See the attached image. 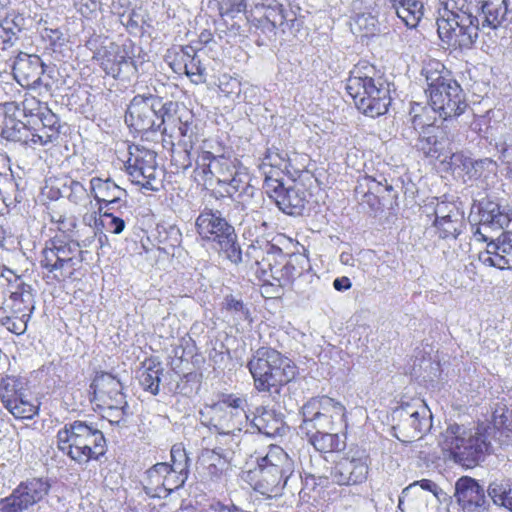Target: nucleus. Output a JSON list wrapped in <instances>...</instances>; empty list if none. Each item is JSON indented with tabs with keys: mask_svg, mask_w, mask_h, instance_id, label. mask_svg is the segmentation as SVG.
<instances>
[{
	"mask_svg": "<svg viewBox=\"0 0 512 512\" xmlns=\"http://www.w3.org/2000/svg\"><path fill=\"white\" fill-rule=\"evenodd\" d=\"M172 102L163 103L162 99L149 95H136L128 106L125 122L137 132L156 131L162 128V133L167 134L166 123L175 119L168 113Z\"/></svg>",
	"mask_w": 512,
	"mask_h": 512,
	"instance_id": "nucleus-8",
	"label": "nucleus"
},
{
	"mask_svg": "<svg viewBox=\"0 0 512 512\" xmlns=\"http://www.w3.org/2000/svg\"><path fill=\"white\" fill-rule=\"evenodd\" d=\"M197 166L203 173L210 174L218 184L223 185L235 173L233 162L223 155H214L210 151H202L197 159Z\"/></svg>",
	"mask_w": 512,
	"mask_h": 512,
	"instance_id": "nucleus-25",
	"label": "nucleus"
},
{
	"mask_svg": "<svg viewBox=\"0 0 512 512\" xmlns=\"http://www.w3.org/2000/svg\"><path fill=\"white\" fill-rule=\"evenodd\" d=\"M277 256L282 257V251L280 248L274 246L273 251H267L266 255L261 260L260 265L257 266V271L260 270L265 276L268 271L273 272V268L277 263Z\"/></svg>",
	"mask_w": 512,
	"mask_h": 512,
	"instance_id": "nucleus-57",
	"label": "nucleus"
},
{
	"mask_svg": "<svg viewBox=\"0 0 512 512\" xmlns=\"http://www.w3.org/2000/svg\"><path fill=\"white\" fill-rule=\"evenodd\" d=\"M178 127L175 131L170 132V137H175L179 140V142L183 141L185 145H187V141L192 143V139L194 136V126L193 123L188 119L185 121L182 120V117L177 119Z\"/></svg>",
	"mask_w": 512,
	"mask_h": 512,
	"instance_id": "nucleus-53",
	"label": "nucleus"
},
{
	"mask_svg": "<svg viewBox=\"0 0 512 512\" xmlns=\"http://www.w3.org/2000/svg\"><path fill=\"white\" fill-rule=\"evenodd\" d=\"M456 213H462L457 205L453 202H438L434 209L435 220L444 219L446 217L453 218Z\"/></svg>",
	"mask_w": 512,
	"mask_h": 512,
	"instance_id": "nucleus-58",
	"label": "nucleus"
},
{
	"mask_svg": "<svg viewBox=\"0 0 512 512\" xmlns=\"http://www.w3.org/2000/svg\"><path fill=\"white\" fill-rule=\"evenodd\" d=\"M227 310L234 313L235 320L251 322L249 310L245 307L242 301L235 299L232 296L225 299Z\"/></svg>",
	"mask_w": 512,
	"mask_h": 512,
	"instance_id": "nucleus-54",
	"label": "nucleus"
},
{
	"mask_svg": "<svg viewBox=\"0 0 512 512\" xmlns=\"http://www.w3.org/2000/svg\"><path fill=\"white\" fill-rule=\"evenodd\" d=\"M354 28L359 32H363L364 36L375 35L378 31L379 22L374 11L367 14L353 16Z\"/></svg>",
	"mask_w": 512,
	"mask_h": 512,
	"instance_id": "nucleus-46",
	"label": "nucleus"
},
{
	"mask_svg": "<svg viewBox=\"0 0 512 512\" xmlns=\"http://www.w3.org/2000/svg\"><path fill=\"white\" fill-rule=\"evenodd\" d=\"M245 406V399L229 395L201 411L203 423L216 432H241L249 420Z\"/></svg>",
	"mask_w": 512,
	"mask_h": 512,
	"instance_id": "nucleus-10",
	"label": "nucleus"
},
{
	"mask_svg": "<svg viewBox=\"0 0 512 512\" xmlns=\"http://www.w3.org/2000/svg\"><path fill=\"white\" fill-rule=\"evenodd\" d=\"M91 425L84 421L67 423L57 433V447L78 464H83L82 447L90 435Z\"/></svg>",
	"mask_w": 512,
	"mask_h": 512,
	"instance_id": "nucleus-18",
	"label": "nucleus"
},
{
	"mask_svg": "<svg viewBox=\"0 0 512 512\" xmlns=\"http://www.w3.org/2000/svg\"><path fill=\"white\" fill-rule=\"evenodd\" d=\"M346 89L356 108L372 118L385 114L391 103L389 84L381 79L350 75Z\"/></svg>",
	"mask_w": 512,
	"mask_h": 512,
	"instance_id": "nucleus-6",
	"label": "nucleus"
},
{
	"mask_svg": "<svg viewBox=\"0 0 512 512\" xmlns=\"http://www.w3.org/2000/svg\"><path fill=\"white\" fill-rule=\"evenodd\" d=\"M421 74L427 82L429 105L439 117L447 120L464 113L468 104L463 89L445 66L441 70L434 66H425Z\"/></svg>",
	"mask_w": 512,
	"mask_h": 512,
	"instance_id": "nucleus-3",
	"label": "nucleus"
},
{
	"mask_svg": "<svg viewBox=\"0 0 512 512\" xmlns=\"http://www.w3.org/2000/svg\"><path fill=\"white\" fill-rule=\"evenodd\" d=\"M83 464L88 463L91 459H99L106 452V441L102 431L91 425L90 435L87 436V440L82 447H80Z\"/></svg>",
	"mask_w": 512,
	"mask_h": 512,
	"instance_id": "nucleus-33",
	"label": "nucleus"
},
{
	"mask_svg": "<svg viewBox=\"0 0 512 512\" xmlns=\"http://www.w3.org/2000/svg\"><path fill=\"white\" fill-rule=\"evenodd\" d=\"M168 469L170 470L166 477L165 497L170 495L174 490L183 487L185 482L187 481L186 477L172 471V468H170L169 465Z\"/></svg>",
	"mask_w": 512,
	"mask_h": 512,
	"instance_id": "nucleus-60",
	"label": "nucleus"
},
{
	"mask_svg": "<svg viewBox=\"0 0 512 512\" xmlns=\"http://www.w3.org/2000/svg\"><path fill=\"white\" fill-rule=\"evenodd\" d=\"M474 5L467 0H443L438 14L451 17V21L457 18L464 23L476 24L479 26V20L473 15Z\"/></svg>",
	"mask_w": 512,
	"mask_h": 512,
	"instance_id": "nucleus-30",
	"label": "nucleus"
},
{
	"mask_svg": "<svg viewBox=\"0 0 512 512\" xmlns=\"http://www.w3.org/2000/svg\"><path fill=\"white\" fill-rule=\"evenodd\" d=\"M132 183L140 185L141 187L157 191V165L153 167H146L144 169H134L127 172Z\"/></svg>",
	"mask_w": 512,
	"mask_h": 512,
	"instance_id": "nucleus-41",
	"label": "nucleus"
},
{
	"mask_svg": "<svg viewBox=\"0 0 512 512\" xmlns=\"http://www.w3.org/2000/svg\"><path fill=\"white\" fill-rule=\"evenodd\" d=\"M67 188L69 189L67 198L71 203L77 206H85L87 203L91 204L90 195L82 183L71 180Z\"/></svg>",
	"mask_w": 512,
	"mask_h": 512,
	"instance_id": "nucleus-47",
	"label": "nucleus"
},
{
	"mask_svg": "<svg viewBox=\"0 0 512 512\" xmlns=\"http://www.w3.org/2000/svg\"><path fill=\"white\" fill-rule=\"evenodd\" d=\"M90 186L91 194L100 204H121L127 196L126 191L110 179L92 178Z\"/></svg>",
	"mask_w": 512,
	"mask_h": 512,
	"instance_id": "nucleus-27",
	"label": "nucleus"
},
{
	"mask_svg": "<svg viewBox=\"0 0 512 512\" xmlns=\"http://www.w3.org/2000/svg\"><path fill=\"white\" fill-rule=\"evenodd\" d=\"M481 11L482 26L496 28L505 20L508 11L506 0H481Z\"/></svg>",
	"mask_w": 512,
	"mask_h": 512,
	"instance_id": "nucleus-34",
	"label": "nucleus"
},
{
	"mask_svg": "<svg viewBox=\"0 0 512 512\" xmlns=\"http://www.w3.org/2000/svg\"><path fill=\"white\" fill-rule=\"evenodd\" d=\"M41 70L42 76L38 78V82L43 83L45 86L58 87L66 83L65 79L60 73L59 66H38Z\"/></svg>",
	"mask_w": 512,
	"mask_h": 512,
	"instance_id": "nucleus-49",
	"label": "nucleus"
},
{
	"mask_svg": "<svg viewBox=\"0 0 512 512\" xmlns=\"http://www.w3.org/2000/svg\"><path fill=\"white\" fill-rule=\"evenodd\" d=\"M303 262L307 261L302 256H291L281 270L282 275L286 276L288 280H293L296 277L301 276L303 268H298V266Z\"/></svg>",
	"mask_w": 512,
	"mask_h": 512,
	"instance_id": "nucleus-55",
	"label": "nucleus"
},
{
	"mask_svg": "<svg viewBox=\"0 0 512 512\" xmlns=\"http://www.w3.org/2000/svg\"><path fill=\"white\" fill-rule=\"evenodd\" d=\"M496 425H481L475 434L467 433L463 426L449 425L439 436V445L450 453L454 460L465 467H474L491 453V439L495 437Z\"/></svg>",
	"mask_w": 512,
	"mask_h": 512,
	"instance_id": "nucleus-1",
	"label": "nucleus"
},
{
	"mask_svg": "<svg viewBox=\"0 0 512 512\" xmlns=\"http://www.w3.org/2000/svg\"><path fill=\"white\" fill-rule=\"evenodd\" d=\"M434 227L438 236L442 239H455L462 230L464 225L463 214L456 213L453 218L446 217L444 219L434 220Z\"/></svg>",
	"mask_w": 512,
	"mask_h": 512,
	"instance_id": "nucleus-39",
	"label": "nucleus"
},
{
	"mask_svg": "<svg viewBox=\"0 0 512 512\" xmlns=\"http://www.w3.org/2000/svg\"><path fill=\"white\" fill-rule=\"evenodd\" d=\"M294 468V461L287 452L280 446L271 445L266 455L257 459V467L247 472V480L262 495L278 496Z\"/></svg>",
	"mask_w": 512,
	"mask_h": 512,
	"instance_id": "nucleus-2",
	"label": "nucleus"
},
{
	"mask_svg": "<svg viewBox=\"0 0 512 512\" xmlns=\"http://www.w3.org/2000/svg\"><path fill=\"white\" fill-rule=\"evenodd\" d=\"M255 388L260 392L279 393L280 388L291 382L296 375V366L280 352L261 347L248 362Z\"/></svg>",
	"mask_w": 512,
	"mask_h": 512,
	"instance_id": "nucleus-4",
	"label": "nucleus"
},
{
	"mask_svg": "<svg viewBox=\"0 0 512 512\" xmlns=\"http://www.w3.org/2000/svg\"><path fill=\"white\" fill-rule=\"evenodd\" d=\"M393 418L398 420L395 428L402 434L404 442H410L415 438L420 439L422 434L432 426V414L423 402L417 406L409 403L402 404L394 410Z\"/></svg>",
	"mask_w": 512,
	"mask_h": 512,
	"instance_id": "nucleus-13",
	"label": "nucleus"
},
{
	"mask_svg": "<svg viewBox=\"0 0 512 512\" xmlns=\"http://www.w3.org/2000/svg\"><path fill=\"white\" fill-rule=\"evenodd\" d=\"M29 19L23 13L11 9L0 13V49L13 47L20 34L27 29Z\"/></svg>",
	"mask_w": 512,
	"mask_h": 512,
	"instance_id": "nucleus-23",
	"label": "nucleus"
},
{
	"mask_svg": "<svg viewBox=\"0 0 512 512\" xmlns=\"http://www.w3.org/2000/svg\"><path fill=\"white\" fill-rule=\"evenodd\" d=\"M175 51H180L182 55V59H184V64H188L191 62H197L196 64L201 63L200 53L202 49H196L194 46L186 45V46H175Z\"/></svg>",
	"mask_w": 512,
	"mask_h": 512,
	"instance_id": "nucleus-62",
	"label": "nucleus"
},
{
	"mask_svg": "<svg viewBox=\"0 0 512 512\" xmlns=\"http://www.w3.org/2000/svg\"><path fill=\"white\" fill-rule=\"evenodd\" d=\"M79 243L52 241L41 252L40 266L48 272L47 277L56 281L70 278L81 263Z\"/></svg>",
	"mask_w": 512,
	"mask_h": 512,
	"instance_id": "nucleus-11",
	"label": "nucleus"
},
{
	"mask_svg": "<svg viewBox=\"0 0 512 512\" xmlns=\"http://www.w3.org/2000/svg\"><path fill=\"white\" fill-rule=\"evenodd\" d=\"M274 245L270 244L269 242H265L263 244L256 243L251 244L248 246L246 250V258L249 262H251L252 265H260L261 260H263V257L266 255L267 251H273Z\"/></svg>",
	"mask_w": 512,
	"mask_h": 512,
	"instance_id": "nucleus-51",
	"label": "nucleus"
},
{
	"mask_svg": "<svg viewBox=\"0 0 512 512\" xmlns=\"http://www.w3.org/2000/svg\"><path fill=\"white\" fill-rule=\"evenodd\" d=\"M104 408V417L108 419L111 424L120 425L126 422L128 416V405H101Z\"/></svg>",
	"mask_w": 512,
	"mask_h": 512,
	"instance_id": "nucleus-52",
	"label": "nucleus"
},
{
	"mask_svg": "<svg viewBox=\"0 0 512 512\" xmlns=\"http://www.w3.org/2000/svg\"><path fill=\"white\" fill-rule=\"evenodd\" d=\"M198 235L212 242V248L233 264L242 262V251L234 227L220 211L205 208L195 221Z\"/></svg>",
	"mask_w": 512,
	"mask_h": 512,
	"instance_id": "nucleus-5",
	"label": "nucleus"
},
{
	"mask_svg": "<svg viewBox=\"0 0 512 512\" xmlns=\"http://www.w3.org/2000/svg\"><path fill=\"white\" fill-rule=\"evenodd\" d=\"M37 121L41 124V126L46 127L48 129L59 130V119L56 114H54L47 107L42 111H38Z\"/></svg>",
	"mask_w": 512,
	"mask_h": 512,
	"instance_id": "nucleus-59",
	"label": "nucleus"
},
{
	"mask_svg": "<svg viewBox=\"0 0 512 512\" xmlns=\"http://www.w3.org/2000/svg\"><path fill=\"white\" fill-rule=\"evenodd\" d=\"M223 185L227 187L226 193L240 203L242 209L251 207L254 198L262 195V192L251 184L250 176L238 170Z\"/></svg>",
	"mask_w": 512,
	"mask_h": 512,
	"instance_id": "nucleus-24",
	"label": "nucleus"
},
{
	"mask_svg": "<svg viewBox=\"0 0 512 512\" xmlns=\"http://www.w3.org/2000/svg\"><path fill=\"white\" fill-rule=\"evenodd\" d=\"M40 35L43 40L49 41L51 45L64 41V35L58 28L44 26L40 29Z\"/></svg>",
	"mask_w": 512,
	"mask_h": 512,
	"instance_id": "nucleus-63",
	"label": "nucleus"
},
{
	"mask_svg": "<svg viewBox=\"0 0 512 512\" xmlns=\"http://www.w3.org/2000/svg\"><path fill=\"white\" fill-rule=\"evenodd\" d=\"M156 165V153L154 151L136 147L134 152H130V157L126 163V171L141 170Z\"/></svg>",
	"mask_w": 512,
	"mask_h": 512,
	"instance_id": "nucleus-40",
	"label": "nucleus"
},
{
	"mask_svg": "<svg viewBox=\"0 0 512 512\" xmlns=\"http://www.w3.org/2000/svg\"><path fill=\"white\" fill-rule=\"evenodd\" d=\"M27 390L22 379L14 376H6L0 381V398L4 407H11V403Z\"/></svg>",
	"mask_w": 512,
	"mask_h": 512,
	"instance_id": "nucleus-37",
	"label": "nucleus"
},
{
	"mask_svg": "<svg viewBox=\"0 0 512 512\" xmlns=\"http://www.w3.org/2000/svg\"><path fill=\"white\" fill-rule=\"evenodd\" d=\"M397 17L410 29L416 28L424 16L421 0H389Z\"/></svg>",
	"mask_w": 512,
	"mask_h": 512,
	"instance_id": "nucleus-29",
	"label": "nucleus"
},
{
	"mask_svg": "<svg viewBox=\"0 0 512 512\" xmlns=\"http://www.w3.org/2000/svg\"><path fill=\"white\" fill-rule=\"evenodd\" d=\"M454 496L464 511L474 512L478 509H486L487 499L484 487L469 476H463L456 481Z\"/></svg>",
	"mask_w": 512,
	"mask_h": 512,
	"instance_id": "nucleus-22",
	"label": "nucleus"
},
{
	"mask_svg": "<svg viewBox=\"0 0 512 512\" xmlns=\"http://www.w3.org/2000/svg\"><path fill=\"white\" fill-rule=\"evenodd\" d=\"M375 0H354L352 2V11L354 16L367 14L375 10Z\"/></svg>",
	"mask_w": 512,
	"mask_h": 512,
	"instance_id": "nucleus-64",
	"label": "nucleus"
},
{
	"mask_svg": "<svg viewBox=\"0 0 512 512\" xmlns=\"http://www.w3.org/2000/svg\"><path fill=\"white\" fill-rule=\"evenodd\" d=\"M305 437L319 452L328 453L340 451L345 448V441L340 438L338 433H334L333 431L305 435Z\"/></svg>",
	"mask_w": 512,
	"mask_h": 512,
	"instance_id": "nucleus-36",
	"label": "nucleus"
},
{
	"mask_svg": "<svg viewBox=\"0 0 512 512\" xmlns=\"http://www.w3.org/2000/svg\"><path fill=\"white\" fill-rule=\"evenodd\" d=\"M489 497L496 505L507 507V502L512 499V488L509 480L493 481L487 489Z\"/></svg>",
	"mask_w": 512,
	"mask_h": 512,
	"instance_id": "nucleus-43",
	"label": "nucleus"
},
{
	"mask_svg": "<svg viewBox=\"0 0 512 512\" xmlns=\"http://www.w3.org/2000/svg\"><path fill=\"white\" fill-rule=\"evenodd\" d=\"M163 368L160 363L149 365L139 375V382L144 390L149 391L153 395L159 393L160 376Z\"/></svg>",
	"mask_w": 512,
	"mask_h": 512,
	"instance_id": "nucleus-42",
	"label": "nucleus"
},
{
	"mask_svg": "<svg viewBox=\"0 0 512 512\" xmlns=\"http://www.w3.org/2000/svg\"><path fill=\"white\" fill-rule=\"evenodd\" d=\"M265 174L263 187L278 208L291 216L302 215L308 202V193L304 185L294 183L289 187H285L278 178L268 175L267 172Z\"/></svg>",
	"mask_w": 512,
	"mask_h": 512,
	"instance_id": "nucleus-12",
	"label": "nucleus"
},
{
	"mask_svg": "<svg viewBox=\"0 0 512 512\" xmlns=\"http://www.w3.org/2000/svg\"><path fill=\"white\" fill-rule=\"evenodd\" d=\"M31 133V126L20 119L3 121L1 136L8 141L19 142L29 147Z\"/></svg>",
	"mask_w": 512,
	"mask_h": 512,
	"instance_id": "nucleus-35",
	"label": "nucleus"
},
{
	"mask_svg": "<svg viewBox=\"0 0 512 512\" xmlns=\"http://www.w3.org/2000/svg\"><path fill=\"white\" fill-rule=\"evenodd\" d=\"M302 423L299 432L311 435L321 432L334 431L345 418V407L328 396L311 398L303 405Z\"/></svg>",
	"mask_w": 512,
	"mask_h": 512,
	"instance_id": "nucleus-9",
	"label": "nucleus"
},
{
	"mask_svg": "<svg viewBox=\"0 0 512 512\" xmlns=\"http://www.w3.org/2000/svg\"><path fill=\"white\" fill-rule=\"evenodd\" d=\"M50 484L42 478L21 483L10 496L0 501V512H24L41 501L49 492Z\"/></svg>",
	"mask_w": 512,
	"mask_h": 512,
	"instance_id": "nucleus-14",
	"label": "nucleus"
},
{
	"mask_svg": "<svg viewBox=\"0 0 512 512\" xmlns=\"http://www.w3.org/2000/svg\"><path fill=\"white\" fill-rule=\"evenodd\" d=\"M91 388L94 397L101 405L127 406L126 396L123 393L121 381L108 372H99L95 375Z\"/></svg>",
	"mask_w": 512,
	"mask_h": 512,
	"instance_id": "nucleus-21",
	"label": "nucleus"
},
{
	"mask_svg": "<svg viewBox=\"0 0 512 512\" xmlns=\"http://www.w3.org/2000/svg\"><path fill=\"white\" fill-rule=\"evenodd\" d=\"M428 112L429 110L420 104H415L410 111L414 129H421L417 148L426 157L438 159L441 162H445L449 158L451 165L457 164L458 161L462 160L463 155L452 151L450 141L444 131L428 121L426 117Z\"/></svg>",
	"mask_w": 512,
	"mask_h": 512,
	"instance_id": "nucleus-7",
	"label": "nucleus"
},
{
	"mask_svg": "<svg viewBox=\"0 0 512 512\" xmlns=\"http://www.w3.org/2000/svg\"><path fill=\"white\" fill-rule=\"evenodd\" d=\"M217 446L213 449L224 463L231 464L234 461L236 453L239 451L241 443V432H217Z\"/></svg>",
	"mask_w": 512,
	"mask_h": 512,
	"instance_id": "nucleus-31",
	"label": "nucleus"
},
{
	"mask_svg": "<svg viewBox=\"0 0 512 512\" xmlns=\"http://www.w3.org/2000/svg\"><path fill=\"white\" fill-rule=\"evenodd\" d=\"M169 470L168 463L160 462L154 464L145 472L143 488L148 496L165 498V484Z\"/></svg>",
	"mask_w": 512,
	"mask_h": 512,
	"instance_id": "nucleus-28",
	"label": "nucleus"
},
{
	"mask_svg": "<svg viewBox=\"0 0 512 512\" xmlns=\"http://www.w3.org/2000/svg\"><path fill=\"white\" fill-rule=\"evenodd\" d=\"M218 5L219 13L222 17L235 18L239 14H243L246 9L244 0H215Z\"/></svg>",
	"mask_w": 512,
	"mask_h": 512,
	"instance_id": "nucleus-50",
	"label": "nucleus"
},
{
	"mask_svg": "<svg viewBox=\"0 0 512 512\" xmlns=\"http://www.w3.org/2000/svg\"><path fill=\"white\" fill-rule=\"evenodd\" d=\"M251 424L261 434L269 437L283 435L285 432L283 415L265 407L256 408Z\"/></svg>",
	"mask_w": 512,
	"mask_h": 512,
	"instance_id": "nucleus-26",
	"label": "nucleus"
},
{
	"mask_svg": "<svg viewBox=\"0 0 512 512\" xmlns=\"http://www.w3.org/2000/svg\"><path fill=\"white\" fill-rule=\"evenodd\" d=\"M479 227L474 236L479 241H488L492 239L490 231H500L507 227L511 221V216L505 206L485 200L479 203Z\"/></svg>",
	"mask_w": 512,
	"mask_h": 512,
	"instance_id": "nucleus-17",
	"label": "nucleus"
},
{
	"mask_svg": "<svg viewBox=\"0 0 512 512\" xmlns=\"http://www.w3.org/2000/svg\"><path fill=\"white\" fill-rule=\"evenodd\" d=\"M486 242V250L478 254V260L488 267L512 269V232H502Z\"/></svg>",
	"mask_w": 512,
	"mask_h": 512,
	"instance_id": "nucleus-19",
	"label": "nucleus"
},
{
	"mask_svg": "<svg viewBox=\"0 0 512 512\" xmlns=\"http://www.w3.org/2000/svg\"><path fill=\"white\" fill-rule=\"evenodd\" d=\"M102 217L107 219V222L101 220L100 224L105 227L107 231L114 234H120L123 232L125 228V221L122 218L114 216L113 213L108 211H104Z\"/></svg>",
	"mask_w": 512,
	"mask_h": 512,
	"instance_id": "nucleus-56",
	"label": "nucleus"
},
{
	"mask_svg": "<svg viewBox=\"0 0 512 512\" xmlns=\"http://www.w3.org/2000/svg\"><path fill=\"white\" fill-rule=\"evenodd\" d=\"M33 289L30 285L21 283L17 290L11 293V300L13 302L12 309L15 313L23 317L30 318L34 308L35 300Z\"/></svg>",
	"mask_w": 512,
	"mask_h": 512,
	"instance_id": "nucleus-32",
	"label": "nucleus"
},
{
	"mask_svg": "<svg viewBox=\"0 0 512 512\" xmlns=\"http://www.w3.org/2000/svg\"><path fill=\"white\" fill-rule=\"evenodd\" d=\"M32 133L30 136L29 147L36 149L40 146H45L49 143H53L59 138V130L48 129L43 126L31 127Z\"/></svg>",
	"mask_w": 512,
	"mask_h": 512,
	"instance_id": "nucleus-45",
	"label": "nucleus"
},
{
	"mask_svg": "<svg viewBox=\"0 0 512 512\" xmlns=\"http://www.w3.org/2000/svg\"><path fill=\"white\" fill-rule=\"evenodd\" d=\"M120 22L127 28L130 34L138 35L142 33L144 15L141 11L131 10L127 14L123 13L120 15Z\"/></svg>",
	"mask_w": 512,
	"mask_h": 512,
	"instance_id": "nucleus-48",
	"label": "nucleus"
},
{
	"mask_svg": "<svg viewBox=\"0 0 512 512\" xmlns=\"http://www.w3.org/2000/svg\"><path fill=\"white\" fill-rule=\"evenodd\" d=\"M450 18L449 14L445 17L438 14L436 24L440 39L451 46L469 48L478 37L479 26Z\"/></svg>",
	"mask_w": 512,
	"mask_h": 512,
	"instance_id": "nucleus-16",
	"label": "nucleus"
},
{
	"mask_svg": "<svg viewBox=\"0 0 512 512\" xmlns=\"http://www.w3.org/2000/svg\"><path fill=\"white\" fill-rule=\"evenodd\" d=\"M176 73H185L190 80L195 84L209 82L210 84L217 85L220 91L226 97H232L235 101L240 98L241 83L237 78L228 74H222L217 79L211 77L208 80V75L205 66H169Z\"/></svg>",
	"mask_w": 512,
	"mask_h": 512,
	"instance_id": "nucleus-20",
	"label": "nucleus"
},
{
	"mask_svg": "<svg viewBox=\"0 0 512 512\" xmlns=\"http://www.w3.org/2000/svg\"><path fill=\"white\" fill-rule=\"evenodd\" d=\"M29 318L19 315L15 318L6 317L3 325L6 326L10 332L20 335L26 331L27 321Z\"/></svg>",
	"mask_w": 512,
	"mask_h": 512,
	"instance_id": "nucleus-61",
	"label": "nucleus"
},
{
	"mask_svg": "<svg viewBox=\"0 0 512 512\" xmlns=\"http://www.w3.org/2000/svg\"><path fill=\"white\" fill-rule=\"evenodd\" d=\"M171 464L172 471L182 475L188 479L190 458L187 456L185 449L181 445H174L171 448Z\"/></svg>",
	"mask_w": 512,
	"mask_h": 512,
	"instance_id": "nucleus-44",
	"label": "nucleus"
},
{
	"mask_svg": "<svg viewBox=\"0 0 512 512\" xmlns=\"http://www.w3.org/2000/svg\"><path fill=\"white\" fill-rule=\"evenodd\" d=\"M369 472V456L365 451L341 458L331 469L332 481L338 485H357L363 483Z\"/></svg>",
	"mask_w": 512,
	"mask_h": 512,
	"instance_id": "nucleus-15",
	"label": "nucleus"
},
{
	"mask_svg": "<svg viewBox=\"0 0 512 512\" xmlns=\"http://www.w3.org/2000/svg\"><path fill=\"white\" fill-rule=\"evenodd\" d=\"M6 409L16 418L31 419L37 414L38 406L33 402L28 390H25L11 403V407H6Z\"/></svg>",
	"mask_w": 512,
	"mask_h": 512,
	"instance_id": "nucleus-38",
	"label": "nucleus"
}]
</instances>
